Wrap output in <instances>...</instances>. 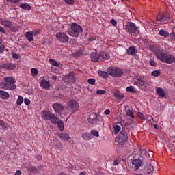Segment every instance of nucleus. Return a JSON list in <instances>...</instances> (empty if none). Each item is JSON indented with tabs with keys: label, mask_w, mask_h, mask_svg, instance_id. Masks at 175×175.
I'll return each mask as SVG.
<instances>
[{
	"label": "nucleus",
	"mask_w": 175,
	"mask_h": 175,
	"mask_svg": "<svg viewBox=\"0 0 175 175\" xmlns=\"http://www.w3.org/2000/svg\"><path fill=\"white\" fill-rule=\"evenodd\" d=\"M16 79L13 77H6L4 78V82L0 83V87L3 90H13L17 88L16 86Z\"/></svg>",
	"instance_id": "f257e3e1"
},
{
	"label": "nucleus",
	"mask_w": 175,
	"mask_h": 175,
	"mask_svg": "<svg viewBox=\"0 0 175 175\" xmlns=\"http://www.w3.org/2000/svg\"><path fill=\"white\" fill-rule=\"evenodd\" d=\"M174 58V55L169 52H160L159 56H157V59L163 62V64H173V59Z\"/></svg>",
	"instance_id": "f03ea898"
},
{
	"label": "nucleus",
	"mask_w": 175,
	"mask_h": 175,
	"mask_svg": "<svg viewBox=\"0 0 175 175\" xmlns=\"http://www.w3.org/2000/svg\"><path fill=\"white\" fill-rule=\"evenodd\" d=\"M124 29L131 36H137L140 33V31L137 29L136 24L133 22L126 23Z\"/></svg>",
	"instance_id": "7ed1b4c3"
},
{
	"label": "nucleus",
	"mask_w": 175,
	"mask_h": 175,
	"mask_svg": "<svg viewBox=\"0 0 175 175\" xmlns=\"http://www.w3.org/2000/svg\"><path fill=\"white\" fill-rule=\"evenodd\" d=\"M80 33H83V27L77 23H72L68 35L72 38H79Z\"/></svg>",
	"instance_id": "20e7f679"
},
{
	"label": "nucleus",
	"mask_w": 175,
	"mask_h": 175,
	"mask_svg": "<svg viewBox=\"0 0 175 175\" xmlns=\"http://www.w3.org/2000/svg\"><path fill=\"white\" fill-rule=\"evenodd\" d=\"M0 24L6 27V28H10L12 32H18V27L14 25V23L12 22L9 19H3L0 21Z\"/></svg>",
	"instance_id": "39448f33"
},
{
	"label": "nucleus",
	"mask_w": 175,
	"mask_h": 175,
	"mask_svg": "<svg viewBox=\"0 0 175 175\" xmlns=\"http://www.w3.org/2000/svg\"><path fill=\"white\" fill-rule=\"evenodd\" d=\"M107 72L113 77H121L124 75V70L120 68L110 66L107 68Z\"/></svg>",
	"instance_id": "423d86ee"
},
{
	"label": "nucleus",
	"mask_w": 175,
	"mask_h": 175,
	"mask_svg": "<svg viewBox=\"0 0 175 175\" xmlns=\"http://www.w3.org/2000/svg\"><path fill=\"white\" fill-rule=\"evenodd\" d=\"M118 143H126L128 142V133L126 130H122L116 137Z\"/></svg>",
	"instance_id": "0eeeda50"
},
{
	"label": "nucleus",
	"mask_w": 175,
	"mask_h": 175,
	"mask_svg": "<svg viewBox=\"0 0 175 175\" xmlns=\"http://www.w3.org/2000/svg\"><path fill=\"white\" fill-rule=\"evenodd\" d=\"M67 105L70 108L71 113H76V111H79V109H80V105L79 103L74 100L68 101Z\"/></svg>",
	"instance_id": "6e6552de"
},
{
	"label": "nucleus",
	"mask_w": 175,
	"mask_h": 175,
	"mask_svg": "<svg viewBox=\"0 0 175 175\" xmlns=\"http://www.w3.org/2000/svg\"><path fill=\"white\" fill-rule=\"evenodd\" d=\"M55 37L61 43H67V42H69V37L64 32H57L55 34Z\"/></svg>",
	"instance_id": "1a4fd4ad"
},
{
	"label": "nucleus",
	"mask_w": 175,
	"mask_h": 175,
	"mask_svg": "<svg viewBox=\"0 0 175 175\" xmlns=\"http://www.w3.org/2000/svg\"><path fill=\"white\" fill-rule=\"evenodd\" d=\"M75 81H76V77H75L73 73L70 72L69 74L66 75L64 77V83H66L67 85H72Z\"/></svg>",
	"instance_id": "9d476101"
},
{
	"label": "nucleus",
	"mask_w": 175,
	"mask_h": 175,
	"mask_svg": "<svg viewBox=\"0 0 175 175\" xmlns=\"http://www.w3.org/2000/svg\"><path fill=\"white\" fill-rule=\"evenodd\" d=\"M52 107L55 113H61L62 111H64V105L62 104L55 103L52 105Z\"/></svg>",
	"instance_id": "9b49d317"
},
{
	"label": "nucleus",
	"mask_w": 175,
	"mask_h": 175,
	"mask_svg": "<svg viewBox=\"0 0 175 175\" xmlns=\"http://www.w3.org/2000/svg\"><path fill=\"white\" fill-rule=\"evenodd\" d=\"M91 60L93 62H98L100 59V53H98L97 52H93L90 54Z\"/></svg>",
	"instance_id": "f8f14e48"
},
{
	"label": "nucleus",
	"mask_w": 175,
	"mask_h": 175,
	"mask_svg": "<svg viewBox=\"0 0 175 175\" xmlns=\"http://www.w3.org/2000/svg\"><path fill=\"white\" fill-rule=\"evenodd\" d=\"M137 87H148L150 84L146 81V79H137V81L135 82Z\"/></svg>",
	"instance_id": "ddd939ff"
},
{
	"label": "nucleus",
	"mask_w": 175,
	"mask_h": 175,
	"mask_svg": "<svg viewBox=\"0 0 175 175\" xmlns=\"http://www.w3.org/2000/svg\"><path fill=\"white\" fill-rule=\"evenodd\" d=\"M53 113H51L50 111H42L41 112V116L43 120H46V121H49L50 118L51 117Z\"/></svg>",
	"instance_id": "4468645a"
},
{
	"label": "nucleus",
	"mask_w": 175,
	"mask_h": 175,
	"mask_svg": "<svg viewBox=\"0 0 175 175\" xmlns=\"http://www.w3.org/2000/svg\"><path fill=\"white\" fill-rule=\"evenodd\" d=\"M88 120L90 124H95V122H96L98 120V115H96L95 113H92L90 114Z\"/></svg>",
	"instance_id": "2eb2a0df"
},
{
	"label": "nucleus",
	"mask_w": 175,
	"mask_h": 175,
	"mask_svg": "<svg viewBox=\"0 0 175 175\" xmlns=\"http://www.w3.org/2000/svg\"><path fill=\"white\" fill-rule=\"evenodd\" d=\"M142 161L140 159H134L132 162L133 167L135 170H138V169L142 166Z\"/></svg>",
	"instance_id": "dca6fc26"
},
{
	"label": "nucleus",
	"mask_w": 175,
	"mask_h": 175,
	"mask_svg": "<svg viewBox=\"0 0 175 175\" xmlns=\"http://www.w3.org/2000/svg\"><path fill=\"white\" fill-rule=\"evenodd\" d=\"M40 85L42 88H44V90H49V88H50V82L46 79H42L40 83Z\"/></svg>",
	"instance_id": "f3484780"
},
{
	"label": "nucleus",
	"mask_w": 175,
	"mask_h": 175,
	"mask_svg": "<svg viewBox=\"0 0 175 175\" xmlns=\"http://www.w3.org/2000/svg\"><path fill=\"white\" fill-rule=\"evenodd\" d=\"M149 49L150 51L154 53L155 57L158 58L159 54L161 53V50L157 47H155L154 45H150Z\"/></svg>",
	"instance_id": "a211bd4d"
},
{
	"label": "nucleus",
	"mask_w": 175,
	"mask_h": 175,
	"mask_svg": "<svg viewBox=\"0 0 175 175\" xmlns=\"http://www.w3.org/2000/svg\"><path fill=\"white\" fill-rule=\"evenodd\" d=\"M0 98L1 99L6 100L10 98V94L5 90H0Z\"/></svg>",
	"instance_id": "6ab92c4d"
},
{
	"label": "nucleus",
	"mask_w": 175,
	"mask_h": 175,
	"mask_svg": "<svg viewBox=\"0 0 175 175\" xmlns=\"http://www.w3.org/2000/svg\"><path fill=\"white\" fill-rule=\"evenodd\" d=\"M113 96L114 98H116V99H117V100H122V99L125 98V96L124 95V94H122L121 92H120V91L114 92Z\"/></svg>",
	"instance_id": "aec40b11"
},
{
	"label": "nucleus",
	"mask_w": 175,
	"mask_h": 175,
	"mask_svg": "<svg viewBox=\"0 0 175 175\" xmlns=\"http://www.w3.org/2000/svg\"><path fill=\"white\" fill-rule=\"evenodd\" d=\"M144 172L146 174H151L154 172V166L151 165V164L147 165L145 166Z\"/></svg>",
	"instance_id": "412c9836"
},
{
	"label": "nucleus",
	"mask_w": 175,
	"mask_h": 175,
	"mask_svg": "<svg viewBox=\"0 0 175 175\" xmlns=\"http://www.w3.org/2000/svg\"><path fill=\"white\" fill-rule=\"evenodd\" d=\"M169 16L167 15H161L160 18H157V21H161V23H163V24H167L169 23Z\"/></svg>",
	"instance_id": "4be33fe9"
},
{
	"label": "nucleus",
	"mask_w": 175,
	"mask_h": 175,
	"mask_svg": "<svg viewBox=\"0 0 175 175\" xmlns=\"http://www.w3.org/2000/svg\"><path fill=\"white\" fill-rule=\"evenodd\" d=\"M49 120L51 124H53V125H57V122L59 120V119L58 118V117H57L55 116V114L52 113V115L51 116V117L49 118Z\"/></svg>",
	"instance_id": "5701e85b"
},
{
	"label": "nucleus",
	"mask_w": 175,
	"mask_h": 175,
	"mask_svg": "<svg viewBox=\"0 0 175 175\" xmlns=\"http://www.w3.org/2000/svg\"><path fill=\"white\" fill-rule=\"evenodd\" d=\"M126 114L129 117H131V122H132V124L135 123V115L133 114V111H132L131 109H128L126 111Z\"/></svg>",
	"instance_id": "b1692460"
},
{
	"label": "nucleus",
	"mask_w": 175,
	"mask_h": 175,
	"mask_svg": "<svg viewBox=\"0 0 175 175\" xmlns=\"http://www.w3.org/2000/svg\"><path fill=\"white\" fill-rule=\"evenodd\" d=\"M156 93L159 95L160 98H165L166 94L165 90L161 88H157Z\"/></svg>",
	"instance_id": "393cba45"
},
{
	"label": "nucleus",
	"mask_w": 175,
	"mask_h": 175,
	"mask_svg": "<svg viewBox=\"0 0 175 175\" xmlns=\"http://www.w3.org/2000/svg\"><path fill=\"white\" fill-rule=\"evenodd\" d=\"M103 58V59H105L107 61L110 59V53L109 52L101 51L100 52V57Z\"/></svg>",
	"instance_id": "a878e982"
},
{
	"label": "nucleus",
	"mask_w": 175,
	"mask_h": 175,
	"mask_svg": "<svg viewBox=\"0 0 175 175\" xmlns=\"http://www.w3.org/2000/svg\"><path fill=\"white\" fill-rule=\"evenodd\" d=\"M57 125L60 132H64V129H65V123L64 122V121L59 120L57 123Z\"/></svg>",
	"instance_id": "bb28decb"
},
{
	"label": "nucleus",
	"mask_w": 175,
	"mask_h": 175,
	"mask_svg": "<svg viewBox=\"0 0 175 175\" xmlns=\"http://www.w3.org/2000/svg\"><path fill=\"white\" fill-rule=\"evenodd\" d=\"M58 137H59V139H61L62 140H66V141L70 140V137H69V135L64 133L59 134Z\"/></svg>",
	"instance_id": "cd10ccee"
},
{
	"label": "nucleus",
	"mask_w": 175,
	"mask_h": 175,
	"mask_svg": "<svg viewBox=\"0 0 175 175\" xmlns=\"http://www.w3.org/2000/svg\"><path fill=\"white\" fill-rule=\"evenodd\" d=\"M126 53L128 55H135V53H136V49L134 46H130L127 49Z\"/></svg>",
	"instance_id": "c85d7f7f"
},
{
	"label": "nucleus",
	"mask_w": 175,
	"mask_h": 175,
	"mask_svg": "<svg viewBox=\"0 0 175 175\" xmlns=\"http://www.w3.org/2000/svg\"><path fill=\"white\" fill-rule=\"evenodd\" d=\"M159 35L160 36H163L164 38H169L170 33H169L168 31L164 29H160L159 31Z\"/></svg>",
	"instance_id": "c756f323"
},
{
	"label": "nucleus",
	"mask_w": 175,
	"mask_h": 175,
	"mask_svg": "<svg viewBox=\"0 0 175 175\" xmlns=\"http://www.w3.org/2000/svg\"><path fill=\"white\" fill-rule=\"evenodd\" d=\"M25 38L29 42H33V34L30 31L26 32Z\"/></svg>",
	"instance_id": "7c9ffc66"
},
{
	"label": "nucleus",
	"mask_w": 175,
	"mask_h": 175,
	"mask_svg": "<svg viewBox=\"0 0 175 175\" xmlns=\"http://www.w3.org/2000/svg\"><path fill=\"white\" fill-rule=\"evenodd\" d=\"M113 132L115 135H118V133L121 131V126L120 125H118L116 123L113 124Z\"/></svg>",
	"instance_id": "2f4dec72"
},
{
	"label": "nucleus",
	"mask_w": 175,
	"mask_h": 175,
	"mask_svg": "<svg viewBox=\"0 0 175 175\" xmlns=\"http://www.w3.org/2000/svg\"><path fill=\"white\" fill-rule=\"evenodd\" d=\"M20 8H21V9H24L25 10H31L30 5H29L27 3H23L21 4Z\"/></svg>",
	"instance_id": "473e14b6"
},
{
	"label": "nucleus",
	"mask_w": 175,
	"mask_h": 175,
	"mask_svg": "<svg viewBox=\"0 0 175 175\" xmlns=\"http://www.w3.org/2000/svg\"><path fill=\"white\" fill-rule=\"evenodd\" d=\"M98 75L100 76V77H103V79H107V77H108L109 76V74L107 73V72L100 70L98 72Z\"/></svg>",
	"instance_id": "72a5a7b5"
},
{
	"label": "nucleus",
	"mask_w": 175,
	"mask_h": 175,
	"mask_svg": "<svg viewBox=\"0 0 175 175\" xmlns=\"http://www.w3.org/2000/svg\"><path fill=\"white\" fill-rule=\"evenodd\" d=\"M27 172H29L30 173H38V170L36 167L30 166L29 168H27Z\"/></svg>",
	"instance_id": "f704fd0d"
},
{
	"label": "nucleus",
	"mask_w": 175,
	"mask_h": 175,
	"mask_svg": "<svg viewBox=\"0 0 175 175\" xmlns=\"http://www.w3.org/2000/svg\"><path fill=\"white\" fill-rule=\"evenodd\" d=\"M81 137L83 138L84 140H91L92 139L90 134L88 133H83Z\"/></svg>",
	"instance_id": "c9c22d12"
},
{
	"label": "nucleus",
	"mask_w": 175,
	"mask_h": 175,
	"mask_svg": "<svg viewBox=\"0 0 175 175\" xmlns=\"http://www.w3.org/2000/svg\"><path fill=\"white\" fill-rule=\"evenodd\" d=\"M24 102V98L21 96H18V99L16 100V104L18 105V106H21Z\"/></svg>",
	"instance_id": "e433bc0d"
},
{
	"label": "nucleus",
	"mask_w": 175,
	"mask_h": 175,
	"mask_svg": "<svg viewBox=\"0 0 175 175\" xmlns=\"http://www.w3.org/2000/svg\"><path fill=\"white\" fill-rule=\"evenodd\" d=\"M127 92H133V94H136V89L133 88V86H128L126 88Z\"/></svg>",
	"instance_id": "4c0bfd02"
},
{
	"label": "nucleus",
	"mask_w": 175,
	"mask_h": 175,
	"mask_svg": "<svg viewBox=\"0 0 175 175\" xmlns=\"http://www.w3.org/2000/svg\"><path fill=\"white\" fill-rule=\"evenodd\" d=\"M83 55H84V51L81 49L75 52V57H83Z\"/></svg>",
	"instance_id": "58836bf2"
},
{
	"label": "nucleus",
	"mask_w": 175,
	"mask_h": 175,
	"mask_svg": "<svg viewBox=\"0 0 175 175\" xmlns=\"http://www.w3.org/2000/svg\"><path fill=\"white\" fill-rule=\"evenodd\" d=\"M49 62L51 65H53V66H59V64H58V62H57V61H55V59H49Z\"/></svg>",
	"instance_id": "ea45409f"
},
{
	"label": "nucleus",
	"mask_w": 175,
	"mask_h": 175,
	"mask_svg": "<svg viewBox=\"0 0 175 175\" xmlns=\"http://www.w3.org/2000/svg\"><path fill=\"white\" fill-rule=\"evenodd\" d=\"M137 116L139 117V118H141L142 121H146V116H144V114L142 113L140 111L137 113Z\"/></svg>",
	"instance_id": "a19ab883"
},
{
	"label": "nucleus",
	"mask_w": 175,
	"mask_h": 175,
	"mask_svg": "<svg viewBox=\"0 0 175 175\" xmlns=\"http://www.w3.org/2000/svg\"><path fill=\"white\" fill-rule=\"evenodd\" d=\"M151 75H152V76H154V77H158V76H159V75H161V70H157L152 71Z\"/></svg>",
	"instance_id": "79ce46f5"
},
{
	"label": "nucleus",
	"mask_w": 175,
	"mask_h": 175,
	"mask_svg": "<svg viewBox=\"0 0 175 175\" xmlns=\"http://www.w3.org/2000/svg\"><path fill=\"white\" fill-rule=\"evenodd\" d=\"M0 126H1L3 129H6V128H8V123H5L3 120H0Z\"/></svg>",
	"instance_id": "37998d69"
},
{
	"label": "nucleus",
	"mask_w": 175,
	"mask_h": 175,
	"mask_svg": "<svg viewBox=\"0 0 175 175\" xmlns=\"http://www.w3.org/2000/svg\"><path fill=\"white\" fill-rule=\"evenodd\" d=\"M16 65L13 63H8V70H13V69H16Z\"/></svg>",
	"instance_id": "c03bdc74"
},
{
	"label": "nucleus",
	"mask_w": 175,
	"mask_h": 175,
	"mask_svg": "<svg viewBox=\"0 0 175 175\" xmlns=\"http://www.w3.org/2000/svg\"><path fill=\"white\" fill-rule=\"evenodd\" d=\"M31 76L35 77L38 75V69L36 68H31Z\"/></svg>",
	"instance_id": "a18cd8bd"
},
{
	"label": "nucleus",
	"mask_w": 175,
	"mask_h": 175,
	"mask_svg": "<svg viewBox=\"0 0 175 175\" xmlns=\"http://www.w3.org/2000/svg\"><path fill=\"white\" fill-rule=\"evenodd\" d=\"M95 79L94 78H90L88 79V83L91 85H95Z\"/></svg>",
	"instance_id": "49530a36"
},
{
	"label": "nucleus",
	"mask_w": 175,
	"mask_h": 175,
	"mask_svg": "<svg viewBox=\"0 0 175 175\" xmlns=\"http://www.w3.org/2000/svg\"><path fill=\"white\" fill-rule=\"evenodd\" d=\"M96 94H97V95H105L106 91L103 90H97Z\"/></svg>",
	"instance_id": "de8ad7c7"
},
{
	"label": "nucleus",
	"mask_w": 175,
	"mask_h": 175,
	"mask_svg": "<svg viewBox=\"0 0 175 175\" xmlns=\"http://www.w3.org/2000/svg\"><path fill=\"white\" fill-rule=\"evenodd\" d=\"M56 148L61 151L62 150V148H64V145L61 142H58L56 144Z\"/></svg>",
	"instance_id": "09e8293b"
},
{
	"label": "nucleus",
	"mask_w": 175,
	"mask_h": 175,
	"mask_svg": "<svg viewBox=\"0 0 175 175\" xmlns=\"http://www.w3.org/2000/svg\"><path fill=\"white\" fill-rule=\"evenodd\" d=\"M91 134L93 135V136H96V137H99V132L98 131L92 130Z\"/></svg>",
	"instance_id": "8fccbe9b"
},
{
	"label": "nucleus",
	"mask_w": 175,
	"mask_h": 175,
	"mask_svg": "<svg viewBox=\"0 0 175 175\" xmlns=\"http://www.w3.org/2000/svg\"><path fill=\"white\" fill-rule=\"evenodd\" d=\"M170 38L171 40H174L175 41V32L172 31L170 33Z\"/></svg>",
	"instance_id": "3c124183"
},
{
	"label": "nucleus",
	"mask_w": 175,
	"mask_h": 175,
	"mask_svg": "<svg viewBox=\"0 0 175 175\" xmlns=\"http://www.w3.org/2000/svg\"><path fill=\"white\" fill-rule=\"evenodd\" d=\"M64 2L67 5H73L75 3V1L73 0H64Z\"/></svg>",
	"instance_id": "603ef678"
},
{
	"label": "nucleus",
	"mask_w": 175,
	"mask_h": 175,
	"mask_svg": "<svg viewBox=\"0 0 175 175\" xmlns=\"http://www.w3.org/2000/svg\"><path fill=\"white\" fill-rule=\"evenodd\" d=\"M8 68H9V63L7 64H4L1 66V69H5V70H8Z\"/></svg>",
	"instance_id": "864d4df0"
},
{
	"label": "nucleus",
	"mask_w": 175,
	"mask_h": 175,
	"mask_svg": "<svg viewBox=\"0 0 175 175\" xmlns=\"http://www.w3.org/2000/svg\"><path fill=\"white\" fill-rule=\"evenodd\" d=\"M20 1L22 0H6L7 2H10L11 3H18Z\"/></svg>",
	"instance_id": "5fc2aeb1"
},
{
	"label": "nucleus",
	"mask_w": 175,
	"mask_h": 175,
	"mask_svg": "<svg viewBox=\"0 0 175 175\" xmlns=\"http://www.w3.org/2000/svg\"><path fill=\"white\" fill-rule=\"evenodd\" d=\"M110 23L111 24H112V25H113V27H116L117 25V21H116L115 19H111Z\"/></svg>",
	"instance_id": "6e6d98bb"
},
{
	"label": "nucleus",
	"mask_w": 175,
	"mask_h": 175,
	"mask_svg": "<svg viewBox=\"0 0 175 175\" xmlns=\"http://www.w3.org/2000/svg\"><path fill=\"white\" fill-rule=\"evenodd\" d=\"M12 57L14 59H18L19 58L18 54L16 53H12Z\"/></svg>",
	"instance_id": "4d7b16f0"
},
{
	"label": "nucleus",
	"mask_w": 175,
	"mask_h": 175,
	"mask_svg": "<svg viewBox=\"0 0 175 175\" xmlns=\"http://www.w3.org/2000/svg\"><path fill=\"white\" fill-rule=\"evenodd\" d=\"M32 33L34 36H36L40 33V30H34Z\"/></svg>",
	"instance_id": "13d9d810"
},
{
	"label": "nucleus",
	"mask_w": 175,
	"mask_h": 175,
	"mask_svg": "<svg viewBox=\"0 0 175 175\" xmlns=\"http://www.w3.org/2000/svg\"><path fill=\"white\" fill-rule=\"evenodd\" d=\"M150 65L151 66H155V65H157V63H155V62L154 61V59H150Z\"/></svg>",
	"instance_id": "bf43d9fd"
},
{
	"label": "nucleus",
	"mask_w": 175,
	"mask_h": 175,
	"mask_svg": "<svg viewBox=\"0 0 175 175\" xmlns=\"http://www.w3.org/2000/svg\"><path fill=\"white\" fill-rule=\"evenodd\" d=\"M24 103H25V105H27L28 106V105H29L31 103V100L28 98H25Z\"/></svg>",
	"instance_id": "052dcab7"
},
{
	"label": "nucleus",
	"mask_w": 175,
	"mask_h": 175,
	"mask_svg": "<svg viewBox=\"0 0 175 175\" xmlns=\"http://www.w3.org/2000/svg\"><path fill=\"white\" fill-rule=\"evenodd\" d=\"M5 51V46L3 45H0V54H2Z\"/></svg>",
	"instance_id": "680f3d73"
},
{
	"label": "nucleus",
	"mask_w": 175,
	"mask_h": 175,
	"mask_svg": "<svg viewBox=\"0 0 175 175\" xmlns=\"http://www.w3.org/2000/svg\"><path fill=\"white\" fill-rule=\"evenodd\" d=\"M88 40L89 42H94V40H96V38H95L94 36H91L90 38H89Z\"/></svg>",
	"instance_id": "e2e57ef3"
},
{
	"label": "nucleus",
	"mask_w": 175,
	"mask_h": 175,
	"mask_svg": "<svg viewBox=\"0 0 175 175\" xmlns=\"http://www.w3.org/2000/svg\"><path fill=\"white\" fill-rule=\"evenodd\" d=\"M104 113H105L106 116H109V114H110V110H109V109H106V110L104 111Z\"/></svg>",
	"instance_id": "0e129e2a"
},
{
	"label": "nucleus",
	"mask_w": 175,
	"mask_h": 175,
	"mask_svg": "<svg viewBox=\"0 0 175 175\" xmlns=\"http://www.w3.org/2000/svg\"><path fill=\"white\" fill-rule=\"evenodd\" d=\"M0 32H1V33H5V32H6V31H5V29H3V28L2 27V26H1V25H0Z\"/></svg>",
	"instance_id": "69168bd1"
},
{
	"label": "nucleus",
	"mask_w": 175,
	"mask_h": 175,
	"mask_svg": "<svg viewBox=\"0 0 175 175\" xmlns=\"http://www.w3.org/2000/svg\"><path fill=\"white\" fill-rule=\"evenodd\" d=\"M124 126H132V124H131L130 122H125Z\"/></svg>",
	"instance_id": "338daca9"
},
{
	"label": "nucleus",
	"mask_w": 175,
	"mask_h": 175,
	"mask_svg": "<svg viewBox=\"0 0 175 175\" xmlns=\"http://www.w3.org/2000/svg\"><path fill=\"white\" fill-rule=\"evenodd\" d=\"M21 174H22V173L20 170H16V171L15 175H21Z\"/></svg>",
	"instance_id": "774afa93"
}]
</instances>
